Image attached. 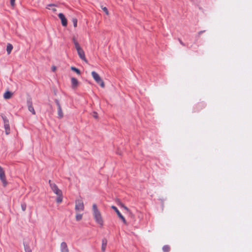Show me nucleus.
Masks as SVG:
<instances>
[{
    "mask_svg": "<svg viewBox=\"0 0 252 252\" xmlns=\"http://www.w3.org/2000/svg\"><path fill=\"white\" fill-rule=\"evenodd\" d=\"M25 252H32V250L28 246H25Z\"/></svg>",
    "mask_w": 252,
    "mask_h": 252,
    "instance_id": "obj_25",
    "label": "nucleus"
},
{
    "mask_svg": "<svg viewBox=\"0 0 252 252\" xmlns=\"http://www.w3.org/2000/svg\"><path fill=\"white\" fill-rule=\"evenodd\" d=\"M54 6V4H48V5H47V8H48V9H50V8H49V7H50V6Z\"/></svg>",
    "mask_w": 252,
    "mask_h": 252,
    "instance_id": "obj_29",
    "label": "nucleus"
},
{
    "mask_svg": "<svg viewBox=\"0 0 252 252\" xmlns=\"http://www.w3.org/2000/svg\"><path fill=\"white\" fill-rule=\"evenodd\" d=\"M22 209L23 211H25L26 209V206H22Z\"/></svg>",
    "mask_w": 252,
    "mask_h": 252,
    "instance_id": "obj_32",
    "label": "nucleus"
},
{
    "mask_svg": "<svg viewBox=\"0 0 252 252\" xmlns=\"http://www.w3.org/2000/svg\"><path fill=\"white\" fill-rule=\"evenodd\" d=\"M75 210L76 212L83 211L84 210V205L83 202L81 199H78L75 202Z\"/></svg>",
    "mask_w": 252,
    "mask_h": 252,
    "instance_id": "obj_3",
    "label": "nucleus"
},
{
    "mask_svg": "<svg viewBox=\"0 0 252 252\" xmlns=\"http://www.w3.org/2000/svg\"><path fill=\"white\" fill-rule=\"evenodd\" d=\"M107 244V241L106 239H103L102 241V245H101V251L103 252H104L105 251L106 246Z\"/></svg>",
    "mask_w": 252,
    "mask_h": 252,
    "instance_id": "obj_15",
    "label": "nucleus"
},
{
    "mask_svg": "<svg viewBox=\"0 0 252 252\" xmlns=\"http://www.w3.org/2000/svg\"><path fill=\"white\" fill-rule=\"evenodd\" d=\"M71 87L73 89H75L79 85V82L74 77H72L71 78Z\"/></svg>",
    "mask_w": 252,
    "mask_h": 252,
    "instance_id": "obj_13",
    "label": "nucleus"
},
{
    "mask_svg": "<svg viewBox=\"0 0 252 252\" xmlns=\"http://www.w3.org/2000/svg\"><path fill=\"white\" fill-rule=\"evenodd\" d=\"M15 0H10V4L12 7H14L15 5Z\"/></svg>",
    "mask_w": 252,
    "mask_h": 252,
    "instance_id": "obj_27",
    "label": "nucleus"
},
{
    "mask_svg": "<svg viewBox=\"0 0 252 252\" xmlns=\"http://www.w3.org/2000/svg\"><path fill=\"white\" fill-rule=\"evenodd\" d=\"M72 41L74 44L75 48L80 46L79 43L77 42V41L76 40V38L74 37H73Z\"/></svg>",
    "mask_w": 252,
    "mask_h": 252,
    "instance_id": "obj_21",
    "label": "nucleus"
},
{
    "mask_svg": "<svg viewBox=\"0 0 252 252\" xmlns=\"http://www.w3.org/2000/svg\"><path fill=\"white\" fill-rule=\"evenodd\" d=\"M57 198L56 201L58 203H60L63 201V193H61L60 194L57 195Z\"/></svg>",
    "mask_w": 252,
    "mask_h": 252,
    "instance_id": "obj_17",
    "label": "nucleus"
},
{
    "mask_svg": "<svg viewBox=\"0 0 252 252\" xmlns=\"http://www.w3.org/2000/svg\"><path fill=\"white\" fill-rule=\"evenodd\" d=\"M15 0H10V4L12 7H14L15 5Z\"/></svg>",
    "mask_w": 252,
    "mask_h": 252,
    "instance_id": "obj_28",
    "label": "nucleus"
},
{
    "mask_svg": "<svg viewBox=\"0 0 252 252\" xmlns=\"http://www.w3.org/2000/svg\"><path fill=\"white\" fill-rule=\"evenodd\" d=\"M170 248L168 245H164L162 247V250L164 252H169L170 251Z\"/></svg>",
    "mask_w": 252,
    "mask_h": 252,
    "instance_id": "obj_19",
    "label": "nucleus"
},
{
    "mask_svg": "<svg viewBox=\"0 0 252 252\" xmlns=\"http://www.w3.org/2000/svg\"><path fill=\"white\" fill-rule=\"evenodd\" d=\"M72 22L73 24V26L74 27H76L77 26V19L75 18H74L72 19Z\"/></svg>",
    "mask_w": 252,
    "mask_h": 252,
    "instance_id": "obj_22",
    "label": "nucleus"
},
{
    "mask_svg": "<svg viewBox=\"0 0 252 252\" xmlns=\"http://www.w3.org/2000/svg\"><path fill=\"white\" fill-rule=\"evenodd\" d=\"M82 214L79 213L78 212H76L75 216L76 220L77 221L80 220L82 219Z\"/></svg>",
    "mask_w": 252,
    "mask_h": 252,
    "instance_id": "obj_18",
    "label": "nucleus"
},
{
    "mask_svg": "<svg viewBox=\"0 0 252 252\" xmlns=\"http://www.w3.org/2000/svg\"><path fill=\"white\" fill-rule=\"evenodd\" d=\"M49 183L52 191L56 195L60 194L61 193H62V190L58 188V186L55 183H52L51 180L49 181Z\"/></svg>",
    "mask_w": 252,
    "mask_h": 252,
    "instance_id": "obj_4",
    "label": "nucleus"
},
{
    "mask_svg": "<svg viewBox=\"0 0 252 252\" xmlns=\"http://www.w3.org/2000/svg\"><path fill=\"white\" fill-rule=\"evenodd\" d=\"M2 119L3 120L5 133L7 135L10 133L9 121L5 117H2Z\"/></svg>",
    "mask_w": 252,
    "mask_h": 252,
    "instance_id": "obj_8",
    "label": "nucleus"
},
{
    "mask_svg": "<svg viewBox=\"0 0 252 252\" xmlns=\"http://www.w3.org/2000/svg\"><path fill=\"white\" fill-rule=\"evenodd\" d=\"M60 249L61 252H69V249L68 248L67 244L64 242H63L61 244Z\"/></svg>",
    "mask_w": 252,
    "mask_h": 252,
    "instance_id": "obj_12",
    "label": "nucleus"
},
{
    "mask_svg": "<svg viewBox=\"0 0 252 252\" xmlns=\"http://www.w3.org/2000/svg\"><path fill=\"white\" fill-rule=\"evenodd\" d=\"M52 10L53 11V12H56L57 11V9L56 8H52Z\"/></svg>",
    "mask_w": 252,
    "mask_h": 252,
    "instance_id": "obj_31",
    "label": "nucleus"
},
{
    "mask_svg": "<svg viewBox=\"0 0 252 252\" xmlns=\"http://www.w3.org/2000/svg\"><path fill=\"white\" fill-rule=\"evenodd\" d=\"M13 46H12V45L11 44L8 43L7 44L6 51H7V53L8 55H9L11 53V51H12V50L13 49Z\"/></svg>",
    "mask_w": 252,
    "mask_h": 252,
    "instance_id": "obj_16",
    "label": "nucleus"
},
{
    "mask_svg": "<svg viewBox=\"0 0 252 252\" xmlns=\"http://www.w3.org/2000/svg\"><path fill=\"white\" fill-rule=\"evenodd\" d=\"M120 205L121 207H123L126 211L127 212H128L129 213H131L130 210H129V209L127 207L125 206L123 204L120 203Z\"/></svg>",
    "mask_w": 252,
    "mask_h": 252,
    "instance_id": "obj_23",
    "label": "nucleus"
},
{
    "mask_svg": "<svg viewBox=\"0 0 252 252\" xmlns=\"http://www.w3.org/2000/svg\"><path fill=\"white\" fill-rule=\"evenodd\" d=\"M93 117H94L95 119H97L98 118V114L95 112H93Z\"/></svg>",
    "mask_w": 252,
    "mask_h": 252,
    "instance_id": "obj_26",
    "label": "nucleus"
},
{
    "mask_svg": "<svg viewBox=\"0 0 252 252\" xmlns=\"http://www.w3.org/2000/svg\"><path fill=\"white\" fill-rule=\"evenodd\" d=\"M0 180L2 183L3 186L5 187L7 185L6 177L3 169L0 166Z\"/></svg>",
    "mask_w": 252,
    "mask_h": 252,
    "instance_id": "obj_5",
    "label": "nucleus"
},
{
    "mask_svg": "<svg viewBox=\"0 0 252 252\" xmlns=\"http://www.w3.org/2000/svg\"><path fill=\"white\" fill-rule=\"evenodd\" d=\"M58 16L61 20L62 25L64 27H66L67 24V22L64 15L63 13H61L59 14Z\"/></svg>",
    "mask_w": 252,
    "mask_h": 252,
    "instance_id": "obj_11",
    "label": "nucleus"
},
{
    "mask_svg": "<svg viewBox=\"0 0 252 252\" xmlns=\"http://www.w3.org/2000/svg\"><path fill=\"white\" fill-rule=\"evenodd\" d=\"M179 41L181 45H182L183 46L185 45L184 43L181 40H179Z\"/></svg>",
    "mask_w": 252,
    "mask_h": 252,
    "instance_id": "obj_30",
    "label": "nucleus"
},
{
    "mask_svg": "<svg viewBox=\"0 0 252 252\" xmlns=\"http://www.w3.org/2000/svg\"><path fill=\"white\" fill-rule=\"evenodd\" d=\"M71 69L72 71H73L75 72H76L77 74H78V75H80V73H81L80 70H79V69H78V68H76V67H74V66H71Z\"/></svg>",
    "mask_w": 252,
    "mask_h": 252,
    "instance_id": "obj_20",
    "label": "nucleus"
},
{
    "mask_svg": "<svg viewBox=\"0 0 252 252\" xmlns=\"http://www.w3.org/2000/svg\"><path fill=\"white\" fill-rule=\"evenodd\" d=\"M91 74L95 81L101 87L104 88L105 87L104 83L99 75L94 71H92Z\"/></svg>",
    "mask_w": 252,
    "mask_h": 252,
    "instance_id": "obj_2",
    "label": "nucleus"
},
{
    "mask_svg": "<svg viewBox=\"0 0 252 252\" xmlns=\"http://www.w3.org/2000/svg\"><path fill=\"white\" fill-rule=\"evenodd\" d=\"M111 208L113 209L117 213L118 217L121 219L122 221L126 225H127V222L125 219V218L124 217V216L121 214V213L120 212V211L118 210L117 208L115 207V206H112Z\"/></svg>",
    "mask_w": 252,
    "mask_h": 252,
    "instance_id": "obj_9",
    "label": "nucleus"
},
{
    "mask_svg": "<svg viewBox=\"0 0 252 252\" xmlns=\"http://www.w3.org/2000/svg\"><path fill=\"white\" fill-rule=\"evenodd\" d=\"M76 49L77 51V53H78L79 57L80 58V59H82L84 62H85L86 63H87L88 61L85 57V54L84 51L82 49L81 46L76 48Z\"/></svg>",
    "mask_w": 252,
    "mask_h": 252,
    "instance_id": "obj_6",
    "label": "nucleus"
},
{
    "mask_svg": "<svg viewBox=\"0 0 252 252\" xmlns=\"http://www.w3.org/2000/svg\"><path fill=\"white\" fill-rule=\"evenodd\" d=\"M53 70L54 71L56 70V67L55 66L52 67Z\"/></svg>",
    "mask_w": 252,
    "mask_h": 252,
    "instance_id": "obj_34",
    "label": "nucleus"
},
{
    "mask_svg": "<svg viewBox=\"0 0 252 252\" xmlns=\"http://www.w3.org/2000/svg\"><path fill=\"white\" fill-rule=\"evenodd\" d=\"M56 104L58 107L57 112H58V117L59 119H62L63 117V113L62 110V108L61 105L58 99L55 100Z\"/></svg>",
    "mask_w": 252,
    "mask_h": 252,
    "instance_id": "obj_7",
    "label": "nucleus"
},
{
    "mask_svg": "<svg viewBox=\"0 0 252 252\" xmlns=\"http://www.w3.org/2000/svg\"><path fill=\"white\" fill-rule=\"evenodd\" d=\"M93 214L95 222L100 226L104 224V220L100 211L98 210L96 204H94L92 206Z\"/></svg>",
    "mask_w": 252,
    "mask_h": 252,
    "instance_id": "obj_1",
    "label": "nucleus"
},
{
    "mask_svg": "<svg viewBox=\"0 0 252 252\" xmlns=\"http://www.w3.org/2000/svg\"><path fill=\"white\" fill-rule=\"evenodd\" d=\"M12 95L13 93L12 92L7 91L3 94V97L5 99H8L12 97Z\"/></svg>",
    "mask_w": 252,
    "mask_h": 252,
    "instance_id": "obj_14",
    "label": "nucleus"
},
{
    "mask_svg": "<svg viewBox=\"0 0 252 252\" xmlns=\"http://www.w3.org/2000/svg\"><path fill=\"white\" fill-rule=\"evenodd\" d=\"M27 106L29 111H30L33 115H35L36 113L32 106V101L31 99L27 101Z\"/></svg>",
    "mask_w": 252,
    "mask_h": 252,
    "instance_id": "obj_10",
    "label": "nucleus"
},
{
    "mask_svg": "<svg viewBox=\"0 0 252 252\" xmlns=\"http://www.w3.org/2000/svg\"><path fill=\"white\" fill-rule=\"evenodd\" d=\"M204 31H200L199 32H198V34L200 35L201 34V33H202Z\"/></svg>",
    "mask_w": 252,
    "mask_h": 252,
    "instance_id": "obj_33",
    "label": "nucleus"
},
{
    "mask_svg": "<svg viewBox=\"0 0 252 252\" xmlns=\"http://www.w3.org/2000/svg\"><path fill=\"white\" fill-rule=\"evenodd\" d=\"M101 8L103 11L105 13V14L108 15L109 13L107 8L106 7H103L102 6H101Z\"/></svg>",
    "mask_w": 252,
    "mask_h": 252,
    "instance_id": "obj_24",
    "label": "nucleus"
}]
</instances>
